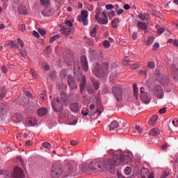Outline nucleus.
Here are the masks:
<instances>
[{"instance_id": "1", "label": "nucleus", "mask_w": 178, "mask_h": 178, "mask_svg": "<svg viewBox=\"0 0 178 178\" xmlns=\"http://www.w3.org/2000/svg\"><path fill=\"white\" fill-rule=\"evenodd\" d=\"M120 165V159H119V154H113V158H110L106 161L102 163L101 160H95L92 161L89 165L83 164L82 165V170L85 173H91L95 172L99 173L104 172V168L110 172V173H115V166H119Z\"/></svg>"}, {"instance_id": "2", "label": "nucleus", "mask_w": 178, "mask_h": 178, "mask_svg": "<svg viewBox=\"0 0 178 178\" xmlns=\"http://www.w3.org/2000/svg\"><path fill=\"white\" fill-rule=\"evenodd\" d=\"M108 70L109 63H108V62H104L102 66L98 63L95 64L92 72L96 77H105V76L108 75Z\"/></svg>"}, {"instance_id": "3", "label": "nucleus", "mask_w": 178, "mask_h": 178, "mask_svg": "<svg viewBox=\"0 0 178 178\" xmlns=\"http://www.w3.org/2000/svg\"><path fill=\"white\" fill-rule=\"evenodd\" d=\"M51 106L55 112H62L63 111V104L58 98H54L51 101Z\"/></svg>"}, {"instance_id": "4", "label": "nucleus", "mask_w": 178, "mask_h": 178, "mask_svg": "<svg viewBox=\"0 0 178 178\" xmlns=\"http://www.w3.org/2000/svg\"><path fill=\"white\" fill-rule=\"evenodd\" d=\"M140 97L145 104L151 102V96L149 93L145 92V88L143 87L140 89Z\"/></svg>"}, {"instance_id": "5", "label": "nucleus", "mask_w": 178, "mask_h": 178, "mask_svg": "<svg viewBox=\"0 0 178 178\" xmlns=\"http://www.w3.org/2000/svg\"><path fill=\"white\" fill-rule=\"evenodd\" d=\"M112 92L118 102H120V101H122V98H123V92L120 87L113 86L112 88Z\"/></svg>"}, {"instance_id": "6", "label": "nucleus", "mask_w": 178, "mask_h": 178, "mask_svg": "<svg viewBox=\"0 0 178 178\" xmlns=\"http://www.w3.org/2000/svg\"><path fill=\"white\" fill-rule=\"evenodd\" d=\"M88 11L83 10L81 13V15L78 16L79 22L83 23V26H88Z\"/></svg>"}, {"instance_id": "7", "label": "nucleus", "mask_w": 178, "mask_h": 178, "mask_svg": "<svg viewBox=\"0 0 178 178\" xmlns=\"http://www.w3.org/2000/svg\"><path fill=\"white\" fill-rule=\"evenodd\" d=\"M24 172H23V169L20 168L18 166L15 167L11 174V178H24Z\"/></svg>"}, {"instance_id": "8", "label": "nucleus", "mask_w": 178, "mask_h": 178, "mask_svg": "<svg viewBox=\"0 0 178 178\" xmlns=\"http://www.w3.org/2000/svg\"><path fill=\"white\" fill-rule=\"evenodd\" d=\"M72 173H73V165L70 163H65L63 170V176L67 177L68 176H70Z\"/></svg>"}, {"instance_id": "9", "label": "nucleus", "mask_w": 178, "mask_h": 178, "mask_svg": "<svg viewBox=\"0 0 178 178\" xmlns=\"http://www.w3.org/2000/svg\"><path fill=\"white\" fill-rule=\"evenodd\" d=\"M62 173L63 172L60 166L54 165L51 170V176L52 178H59Z\"/></svg>"}, {"instance_id": "10", "label": "nucleus", "mask_w": 178, "mask_h": 178, "mask_svg": "<svg viewBox=\"0 0 178 178\" xmlns=\"http://www.w3.org/2000/svg\"><path fill=\"white\" fill-rule=\"evenodd\" d=\"M154 91L155 97L159 98V99H162V98H163V88H162V86L159 85L156 86Z\"/></svg>"}, {"instance_id": "11", "label": "nucleus", "mask_w": 178, "mask_h": 178, "mask_svg": "<svg viewBox=\"0 0 178 178\" xmlns=\"http://www.w3.org/2000/svg\"><path fill=\"white\" fill-rule=\"evenodd\" d=\"M61 34L63 35H65L66 37H69L70 35H72L73 33H74V29L73 28L66 27L63 26L60 30Z\"/></svg>"}, {"instance_id": "12", "label": "nucleus", "mask_w": 178, "mask_h": 178, "mask_svg": "<svg viewBox=\"0 0 178 178\" xmlns=\"http://www.w3.org/2000/svg\"><path fill=\"white\" fill-rule=\"evenodd\" d=\"M81 63L84 72H88V62L87 61V57H86V56H81Z\"/></svg>"}, {"instance_id": "13", "label": "nucleus", "mask_w": 178, "mask_h": 178, "mask_svg": "<svg viewBox=\"0 0 178 178\" xmlns=\"http://www.w3.org/2000/svg\"><path fill=\"white\" fill-rule=\"evenodd\" d=\"M68 84L70 86L71 90L77 89V83H76L72 75L68 76Z\"/></svg>"}, {"instance_id": "14", "label": "nucleus", "mask_w": 178, "mask_h": 178, "mask_svg": "<svg viewBox=\"0 0 178 178\" xmlns=\"http://www.w3.org/2000/svg\"><path fill=\"white\" fill-rule=\"evenodd\" d=\"M136 26L138 30H145V33H148V31H147L148 29V24H147V23L141 21H138Z\"/></svg>"}, {"instance_id": "15", "label": "nucleus", "mask_w": 178, "mask_h": 178, "mask_svg": "<svg viewBox=\"0 0 178 178\" xmlns=\"http://www.w3.org/2000/svg\"><path fill=\"white\" fill-rule=\"evenodd\" d=\"M80 84L81 92L83 94L84 92V88L86 87V84H87V79L86 75H82L81 81Z\"/></svg>"}, {"instance_id": "16", "label": "nucleus", "mask_w": 178, "mask_h": 178, "mask_svg": "<svg viewBox=\"0 0 178 178\" xmlns=\"http://www.w3.org/2000/svg\"><path fill=\"white\" fill-rule=\"evenodd\" d=\"M138 18L140 20H142L143 22H145V20H147L148 19H151V15L149 13H146L143 14L142 13H139Z\"/></svg>"}, {"instance_id": "17", "label": "nucleus", "mask_w": 178, "mask_h": 178, "mask_svg": "<svg viewBox=\"0 0 178 178\" xmlns=\"http://www.w3.org/2000/svg\"><path fill=\"white\" fill-rule=\"evenodd\" d=\"M70 109L72 112L77 113L79 112L80 109V106L79 105V103L75 102L70 104Z\"/></svg>"}, {"instance_id": "18", "label": "nucleus", "mask_w": 178, "mask_h": 178, "mask_svg": "<svg viewBox=\"0 0 178 178\" xmlns=\"http://www.w3.org/2000/svg\"><path fill=\"white\" fill-rule=\"evenodd\" d=\"M158 115H154L152 118H150L149 120V126H155L156 124V122H158Z\"/></svg>"}, {"instance_id": "19", "label": "nucleus", "mask_w": 178, "mask_h": 178, "mask_svg": "<svg viewBox=\"0 0 178 178\" xmlns=\"http://www.w3.org/2000/svg\"><path fill=\"white\" fill-rule=\"evenodd\" d=\"M119 127V123L116 121H113L111 124L108 126V130L112 131L116 130Z\"/></svg>"}, {"instance_id": "20", "label": "nucleus", "mask_w": 178, "mask_h": 178, "mask_svg": "<svg viewBox=\"0 0 178 178\" xmlns=\"http://www.w3.org/2000/svg\"><path fill=\"white\" fill-rule=\"evenodd\" d=\"M42 15L46 17L52 16V10L49 8H46L42 10Z\"/></svg>"}, {"instance_id": "21", "label": "nucleus", "mask_w": 178, "mask_h": 178, "mask_svg": "<svg viewBox=\"0 0 178 178\" xmlns=\"http://www.w3.org/2000/svg\"><path fill=\"white\" fill-rule=\"evenodd\" d=\"M67 120H68L67 122L69 124H71L72 126L77 124V120H76V117H74L73 115H70L68 117Z\"/></svg>"}, {"instance_id": "22", "label": "nucleus", "mask_w": 178, "mask_h": 178, "mask_svg": "<svg viewBox=\"0 0 178 178\" xmlns=\"http://www.w3.org/2000/svg\"><path fill=\"white\" fill-rule=\"evenodd\" d=\"M8 111V105L3 104V103H0V113H6V112Z\"/></svg>"}, {"instance_id": "23", "label": "nucleus", "mask_w": 178, "mask_h": 178, "mask_svg": "<svg viewBox=\"0 0 178 178\" xmlns=\"http://www.w3.org/2000/svg\"><path fill=\"white\" fill-rule=\"evenodd\" d=\"M95 19L99 24H108V18L96 17Z\"/></svg>"}, {"instance_id": "24", "label": "nucleus", "mask_w": 178, "mask_h": 178, "mask_svg": "<svg viewBox=\"0 0 178 178\" xmlns=\"http://www.w3.org/2000/svg\"><path fill=\"white\" fill-rule=\"evenodd\" d=\"M161 132L159 131V129L158 128H153L152 130L149 131V135L150 136H159Z\"/></svg>"}, {"instance_id": "25", "label": "nucleus", "mask_w": 178, "mask_h": 178, "mask_svg": "<svg viewBox=\"0 0 178 178\" xmlns=\"http://www.w3.org/2000/svg\"><path fill=\"white\" fill-rule=\"evenodd\" d=\"M60 95L65 105L67 104V95L66 94V92H62Z\"/></svg>"}, {"instance_id": "26", "label": "nucleus", "mask_w": 178, "mask_h": 178, "mask_svg": "<svg viewBox=\"0 0 178 178\" xmlns=\"http://www.w3.org/2000/svg\"><path fill=\"white\" fill-rule=\"evenodd\" d=\"M47 112H48V110H47L46 108H39L38 111V113L39 116H45V115L47 114Z\"/></svg>"}, {"instance_id": "27", "label": "nucleus", "mask_w": 178, "mask_h": 178, "mask_svg": "<svg viewBox=\"0 0 178 178\" xmlns=\"http://www.w3.org/2000/svg\"><path fill=\"white\" fill-rule=\"evenodd\" d=\"M37 123V120L35 118H30L27 120L28 126L33 127Z\"/></svg>"}, {"instance_id": "28", "label": "nucleus", "mask_w": 178, "mask_h": 178, "mask_svg": "<svg viewBox=\"0 0 178 178\" xmlns=\"http://www.w3.org/2000/svg\"><path fill=\"white\" fill-rule=\"evenodd\" d=\"M70 113V112L69 111H64L63 113H61L59 116L60 118V119H66V118H69V114Z\"/></svg>"}, {"instance_id": "29", "label": "nucleus", "mask_w": 178, "mask_h": 178, "mask_svg": "<svg viewBox=\"0 0 178 178\" xmlns=\"http://www.w3.org/2000/svg\"><path fill=\"white\" fill-rule=\"evenodd\" d=\"M81 113L82 115H83V116H87V115H89V116H92V115H94V113H90V111L87 108H83L81 111Z\"/></svg>"}, {"instance_id": "30", "label": "nucleus", "mask_w": 178, "mask_h": 178, "mask_svg": "<svg viewBox=\"0 0 178 178\" xmlns=\"http://www.w3.org/2000/svg\"><path fill=\"white\" fill-rule=\"evenodd\" d=\"M18 10L22 15H26V13H27V8L23 6H19Z\"/></svg>"}, {"instance_id": "31", "label": "nucleus", "mask_w": 178, "mask_h": 178, "mask_svg": "<svg viewBox=\"0 0 178 178\" xmlns=\"http://www.w3.org/2000/svg\"><path fill=\"white\" fill-rule=\"evenodd\" d=\"M119 23H120V20H119V18H117L112 21V26L113 29H117V27L119 26Z\"/></svg>"}, {"instance_id": "32", "label": "nucleus", "mask_w": 178, "mask_h": 178, "mask_svg": "<svg viewBox=\"0 0 178 178\" xmlns=\"http://www.w3.org/2000/svg\"><path fill=\"white\" fill-rule=\"evenodd\" d=\"M92 83L95 87V90H96V91L98 90V88H99V81L95 79H92Z\"/></svg>"}, {"instance_id": "33", "label": "nucleus", "mask_w": 178, "mask_h": 178, "mask_svg": "<svg viewBox=\"0 0 178 178\" xmlns=\"http://www.w3.org/2000/svg\"><path fill=\"white\" fill-rule=\"evenodd\" d=\"M134 95L136 99H138V88H137V84L134 85Z\"/></svg>"}, {"instance_id": "34", "label": "nucleus", "mask_w": 178, "mask_h": 178, "mask_svg": "<svg viewBox=\"0 0 178 178\" xmlns=\"http://www.w3.org/2000/svg\"><path fill=\"white\" fill-rule=\"evenodd\" d=\"M154 40L155 38H154V36H149L148 39L146 40L147 45H152Z\"/></svg>"}, {"instance_id": "35", "label": "nucleus", "mask_w": 178, "mask_h": 178, "mask_svg": "<svg viewBox=\"0 0 178 178\" xmlns=\"http://www.w3.org/2000/svg\"><path fill=\"white\" fill-rule=\"evenodd\" d=\"M147 69H155V62L154 61H149L147 63V67H146Z\"/></svg>"}, {"instance_id": "36", "label": "nucleus", "mask_w": 178, "mask_h": 178, "mask_svg": "<svg viewBox=\"0 0 178 178\" xmlns=\"http://www.w3.org/2000/svg\"><path fill=\"white\" fill-rule=\"evenodd\" d=\"M168 76H163V78H161V80H160V83L163 86H166V84H168Z\"/></svg>"}, {"instance_id": "37", "label": "nucleus", "mask_w": 178, "mask_h": 178, "mask_svg": "<svg viewBox=\"0 0 178 178\" xmlns=\"http://www.w3.org/2000/svg\"><path fill=\"white\" fill-rule=\"evenodd\" d=\"M41 5L48 6L51 3V0H40Z\"/></svg>"}, {"instance_id": "38", "label": "nucleus", "mask_w": 178, "mask_h": 178, "mask_svg": "<svg viewBox=\"0 0 178 178\" xmlns=\"http://www.w3.org/2000/svg\"><path fill=\"white\" fill-rule=\"evenodd\" d=\"M58 38H60V35H54L50 39V43L52 44V42H54V41H56V40H58Z\"/></svg>"}, {"instance_id": "39", "label": "nucleus", "mask_w": 178, "mask_h": 178, "mask_svg": "<svg viewBox=\"0 0 178 178\" xmlns=\"http://www.w3.org/2000/svg\"><path fill=\"white\" fill-rule=\"evenodd\" d=\"M124 173L125 175H127V176L131 175V168H130L129 166L126 167V168L124 169Z\"/></svg>"}, {"instance_id": "40", "label": "nucleus", "mask_w": 178, "mask_h": 178, "mask_svg": "<svg viewBox=\"0 0 178 178\" xmlns=\"http://www.w3.org/2000/svg\"><path fill=\"white\" fill-rule=\"evenodd\" d=\"M130 62V58H129V56H125L123 59V63L125 66H127V65H129V63Z\"/></svg>"}, {"instance_id": "41", "label": "nucleus", "mask_w": 178, "mask_h": 178, "mask_svg": "<svg viewBox=\"0 0 178 178\" xmlns=\"http://www.w3.org/2000/svg\"><path fill=\"white\" fill-rule=\"evenodd\" d=\"M95 90L92 88V86L91 85H89L88 86V94H94Z\"/></svg>"}, {"instance_id": "42", "label": "nucleus", "mask_w": 178, "mask_h": 178, "mask_svg": "<svg viewBox=\"0 0 178 178\" xmlns=\"http://www.w3.org/2000/svg\"><path fill=\"white\" fill-rule=\"evenodd\" d=\"M139 67H140V63H134L131 65V69L136 70V69H138Z\"/></svg>"}, {"instance_id": "43", "label": "nucleus", "mask_w": 178, "mask_h": 178, "mask_svg": "<svg viewBox=\"0 0 178 178\" xmlns=\"http://www.w3.org/2000/svg\"><path fill=\"white\" fill-rule=\"evenodd\" d=\"M65 26L67 27H70V29H72V27H73V23H72V21L70 20H67L65 22Z\"/></svg>"}, {"instance_id": "44", "label": "nucleus", "mask_w": 178, "mask_h": 178, "mask_svg": "<svg viewBox=\"0 0 178 178\" xmlns=\"http://www.w3.org/2000/svg\"><path fill=\"white\" fill-rule=\"evenodd\" d=\"M67 74V70H63L60 73V77H66V75Z\"/></svg>"}, {"instance_id": "45", "label": "nucleus", "mask_w": 178, "mask_h": 178, "mask_svg": "<svg viewBox=\"0 0 178 178\" xmlns=\"http://www.w3.org/2000/svg\"><path fill=\"white\" fill-rule=\"evenodd\" d=\"M90 34L92 37H95L97 35V28L94 27L92 28Z\"/></svg>"}, {"instance_id": "46", "label": "nucleus", "mask_w": 178, "mask_h": 178, "mask_svg": "<svg viewBox=\"0 0 178 178\" xmlns=\"http://www.w3.org/2000/svg\"><path fill=\"white\" fill-rule=\"evenodd\" d=\"M103 45H104V48H109L111 43H109V41H108V40H104L103 42Z\"/></svg>"}, {"instance_id": "47", "label": "nucleus", "mask_w": 178, "mask_h": 178, "mask_svg": "<svg viewBox=\"0 0 178 178\" xmlns=\"http://www.w3.org/2000/svg\"><path fill=\"white\" fill-rule=\"evenodd\" d=\"M19 52L21 54V55H22V56H27V51H26V49H21L19 50Z\"/></svg>"}, {"instance_id": "48", "label": "nucleus", "mask_w": 178, "mask_h": 178, "mask_svg": "<svg viewBox=\"0 0 178 178\" xmlns=\"http://www.w3.org/2000/svg\"><path fill=\"white\" fill-rule=\"evenodd\" d=\"M135 129H136V131H138V133L139 134H141L143 133V129H142L141 127H140V126L136 125V126L135 127Z\"/></svg>"}, {"instance_id": "49", "label": "nucleus", "mask_w": 178, "mask_h": 178, "mask_svg": "<svg viewBox=\"0 0 178 178\" xmlns=\"http://www.w3.org/2000/svg\"><path fill=\"white\" fill-rule=\"evenodd\" d=\"M42 146L44 147V148H51V143L47 142H44L42 143Z\"/></svg>"}, {"instance_id": "50", "label": "nucleus", "mask_w": 178, "mask_h": 178, "mask_svg": "<svg viewBox=\"0 0 178 178\" xmlns=\"http://www.w3.org/2000/svg\"><path fill=\"white\" fill-rule=\"evenodd\" d=\"M17 41H18L19 45H20L21 48H24V42H23V40H22V39H20V38H18Z\"/></svg>"}, {"instance_id": "51", "label": "nucleus", "mask_w": 178, "mask_h": 178, "mask_svg": "<svg viewBox=\"0 0 178 178\" xmlns=\"http://www.w3.org/2000/svg\"><path fill=\"white\" fill-rule=\"evenodd\" d=\"M173 76H174V79L175 80V81H178V70H176L175 71Z\"/></svg>"}, {"instance_id": "52", "label": "nucleus", "mask_w": 178, "mask_h": 178, "mask_svg": "<svg viewBox=\"0 0 178 178\" xmlns=\"http://www.w3.org/2000/svg\"><path fill=\"white\" fill-rule=\"evenodd\" d=\"M101 15V8H97L96 9V15H95V19L97 17H99V15Z\"/></svg>"}, {"instance_id": "53", "label": "nucleus", "mask_w": 178, "mask_h": 178, "mask_svg": "<svg viewBox=\"0 0 178 178\" xmlns=\"http://www.w3.org/2000/svg\"><path fill=\"white\" fill-rule=\"evenodd\" d=\"M147 72H148V68L147 67H145V71H143V70H139L138 71V73H139V74H147Z\"/></svg>"}, {"instance_id": "54", "label": "nucleus", "mask_w": 178, "mask_h": 178, "mask_svg": "<svg viewBox=\"0 0 178 178\" xmlns=\"http://www.w3.org/2000/svg\"><path fill=\"white\" fill-rule=\"evenodd\" d=\"M113 8H115V6L113 4L106 5V9H107V10H111V9H113Z\"/></svg>"}, {"instance_id": "55", "label": "nucleus", "mask_w": 178, "mask_h": 178, "mask_svg": "<svg viewBox=\"0 0 178 178\" xmlns=\"http://www.w3.org/2000/svg\"><path fill=\"white\" fill-rule=\"evenodd\" d=\"M39 33L40 34V35L44 36L47 34V32L44 29H39Z\"/></svg>"}, {"instance_id": "56", "label": "nucleus", "mask_w": 178, "mask_h": 178, "mask_svg": "<svg viewBox=\"0 0 178 178\" xmlns=\"http://www.w3.org/2000/svg\"><path fill=\"white\" fill-rule=\"evenodd\" d=\"M16 118H17V122H22V115L19 114V113H17L15 115Z\"/></svg>"}, {"instance_id": "57", "label": "nucleus", "mask_w": 178, "mask_h": 178, "mask_svg": "<svg viewBox=\"0 0 178 178\" xmlns=\"http://www.w3.org/2000/svg\"><path fill=\"white\" fill-rule=\"evenodd\" d=\"M157 49H159V43H155L153 45V51H156Z\"/></svg>"}, {"instance_id": "58", "label": "nucleus", "mask_w": 178, "mask_h": 178, "mask_svg": "<svg viewBox=\"0 0 178 178\" xmlns=\"http://www.w3.org/2000/svg\"><path fill=\"white\" fill-rule=\"evenodd\" d=\"M159 113H161V115H163V113H166V108L163 107L162 108H161L159 111Z\"/></svg>"}, {"instance_id": "59", "label": "nucleus", "mask_w": 178, "mask_h": 178, "mask_svg": "<svg viewBox=\"0 0 178 178\" xmlns=\"http://www.w3.org/2000/svg\"><path fill=\"white\" fill-rule=\"evenodd\" d=\"M168 176H169V172H164L162 175L161 178H166L168 177Z\"/></svg>"}, {"instance_id": "60", "label": "nucleus", "mask_w": 178, "mask_h": 178, "mask_svg": "<svg viewBox=\"0 0 178 178\" xmlns=\"http://www.w3.org/2000/svg\"><path fill=\"white\" fill-rule=\"evenodd\" d=\"M33 34L36 38H40V33H38V32H37L36 31H33Z\"/></svg>"}, {"instance_id": "61", "label": "nucleus", "mask_w": 178, "mask_h": 178, "mask_svg": "<svg viewBox=\"0 0 178 178\" xmlns=\"http://www.w3.org/2000/svg\"><path fill=\"white\" fill-rule=\"evenodd\" d=\"M19 30L20 31H26V25L25 24H22L20 27H19Z\"/></svg>"}, {"instance_id": "62", "label": "nucleus", "mask_w": 178, "mask_h": 178, "mask_svg": "<svg viewBox=\"0 0 178 178\" xmlns=\"http://www.w3.org/2000/svg\"><path fill=\"white\" fill-rule=\"evenodd\" d=\"M25 145L26 147H31L33 145V143H31L30 140H27L25 143Z\"/></svg>"}, {"instance_id": "63", "label": "nucleus", "mask_w": 178, "mask_h": 178, "mask_svg": "<svg viewBox=\"0 0 178 178\" xmlns=\"http://www.w3.org/2000/svg\"><path fill=\"white\" fill-rule=\"evenodd\" d=\"M11 48L17 49V48H19V46L17 45V43H15V42H13V44L11 45Z\"/></svg>"}, {"instance_id": "64", "label": "nucleus", "mask_w": 178, "mask_h": 178, "mask_svg": "<svg viewBox=\"0 0 178 178\" xmlns=\"http://www.w3.org/2000/svg\"><path fill=\"white\" fill-rule=\"evenodd\" d=\"M163 31H165V29L164 28H160L158 30V33L159 34H163Z\"/></svg>"}]
</instances>
